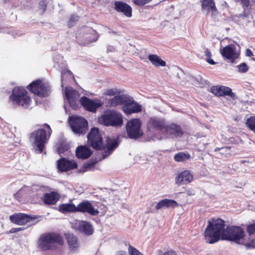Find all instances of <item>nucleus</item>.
<instances>
[{
  "mask_svg": "<svg viewBox=\"0 0 255 255\" xmlns=\"http://www.w3.org/2000/svg\"><path fill=\"white\" fill-rule=\"evenodd\" d=\"M106 94L109 96H114L116 94V90L115 89H108Z\"/></svg>",
  "mask_w": 255,
  "mask_h": 255,
  "instance_id": "obj_43",
  "label": "nucleus"
},
{
  "mask_svg": "<svg viewBox=\"0 0 255 255\" xmlns=\"http://www.w3.org/2000/svg\"><path fill=\"white\" fill-rule=\"evenodd\" d=\"M190 157L189 153L184 152H179L174 156V159L177 162H183L189 159Z\"/></svg>",
  "mask_w": 255,
  "mask_h": 255,
  "instance_id": "obj_32",
  "label": "nucleus"
},
{
  "mask_svg": "<svg viewBox=\"0 0 255 255\" xmlns=\"http://www.w3.org/2000/svg\"><path fill=\"white\" fill-rule=\"evenodd\" d=\"M122 109L126 115H128L141 112L142 107L140 105L135 102L132 97L128 96Z\"/></svg>",
  "mask_w": 255,
  "mask_h": 255,
  "instance_id": "obj_12",
  "label": "nucleus"
},
{
  "mask_svg": "<svg viewBox=\"0 0 255 255\" xmlns=\"http://www.w3.org/2000/svg\"><path fill=\"white\" fill-rule=\"evenodd\" d=\"M22 195L20 191L19 190L15 194H14V198L17 200L18 201H20V198L22 197Z\"/></svg>",
  "mask_w": 255,
  "mask_h": 255,
  "instance_id": "obj_42",
  "label": "nucleus"
},
{
  "mask_svg": "<svg viewBox=\"0 0 255 255\" xmlns=\"http://www.w3.org/2000/svg\"><path fill=\"white\" fill-rule=\"evenodd\" d=\"M93 34L94 35L95 37L93 39L90 40L91 42H95L96 41H97L99 37L97 34H95V32L94 31H93Z\"/></svg>",
  "mask_w": 255,
  "mask_h": 255,
  "instance_id": "obj_47",
  "label": "nucleus"
},
{
  "mask_svg": "<svg viewBox=\"0 0 255 255\" xmlns=\"http://www.w3.org/2000/svg\"><path fill=\"white\" fill-rule=\"evenodd\" d=\"M85 170L83 169L82 170H80L79 172H84Z\"/></svg>",
  "mask_w": 255,
  "mask_h": 255,
  "instance_id": "obj_53",
  "label": "nucleus"
},
{
  "mask_svg": "<svg viewBox=\"0 0 255 255\" xmlns=\"http://www.w3.org/2000/svg\"><path fill=\"white\" fill-rule=\"evenodd\" d=\"M66 239L71 248L74 249L78 247V242L76 236L72 234H68L66 235Z\"/></svg>",
  "mask_w": 255,
  "mask_h": 255,
  "instance_id": "obj_31",
  "label": "nucleus"
},
{
  "mask_svg": "<svg viewBox=\"0 0 255 255\" xmlns=\"http://www.w3.org/2000/svg\"><path fill=\"white\" fill-rule=\"evenodd\" d=\"M58 210L63 214L76 212V207L73 203L62 204L58 206Z\"/></svg>",
  "mask_w": 255,
  "mask_h": 255,
  "instance_id": "obj_28",
  "label": "nucleus"
},
{
  "mask_svg": "<svg viewBox=\"0 0 255 255\" xmlns=\"http://www.w3.org/2000/svg\"><path fill=\"white\" fill-rule=\"evenodd\" d=\"M225 227V222L220 218H213L209 220L204 231L206 242L212 244L221 239L242 244L248 250L255 248V223L247 227V230L250 236L248 242L244 239L245 232L241 227L230 226L226 229Z\"/></svg>",
  "mask_w": 255,
  "mask_h": 255,
  "instance_id": "obj_1",
  "label": "nucleus"
},
{
  "mask_svg": "<svg viewBox=\"0 0 255 255\" xmlns=\"http://www.w3.org/2000/svg\"><path fill=\"white\" fill-rule=\"evenodd\" d=\"M87 137L90 145L93 148L96 150H103L104 148L103 139L98 128H92Z\"/></svg>",
  "mask_w": 255,
  "mask_h": 255,
  "instance_id": "obj_8",
  "label": "nucleus"
},
{
  "mask_svg": "<svg viewBox=\"0 0 255 255\" xmlns=\"http://www.w3.org/2000/svg\"><path fill=\"white\" fill-rule=\"evenodd\" d=\"M23 230V229L22 228H16V232L21 231H22Z\"/></svg>",
  "mask_w": 255,
  "mask_h": 255,
  "instance_id": "obj_50",
  "label": "nucleus"
},
{
  "mask_svg": "<svg viewBox=\"0 0 255 255\" xmlns=\"http://www.w3.org/2000/svg\"><path fill=\"white\" fill-rule=\"evenodd\" d=\"M193 180V175L188 170H184L176 177L175 183L178 185L187 184L191 182Z\"/></svg>",
  "mask_w": 255,
  "mask_h": 255,
  "instance_id": "obj_21",
  "label": "nucleus"
},
{
  "mask_svg": "<svg viewBox=\"0 0 255 255\" xmlns=\"http://www.w3.org/2000/svg\"><path fill=\"white\" fill-rule=\"evenodd\" d=\"M76 207V212L87 213L92 216H96L99 213V211L95 209L92 203L88 200L83 201Z\"/></svg>",
  "mask_w": 255,
  "mask_h": 255,
  "instance_id": "obj_14",
  "label": "nucleus"
},
{
  "mask_svg": "<svg viewBox=\"0 0 255 255\" xmlns=\"http://www.w3.org/2000/svg\"><path fill=\"white\" fill-rule=\"evenodd\" d=\"M38 221H39L38 220V221H37L36 222H35L34 223V224H35L36 223H38Z\"/></svg>",
  "mask_w": 255,
  "mask_h": 255,
  "instance_id": "obj_55",
  "label": "nucleus"
},
{
  "mask_svg": "<svg viewBox=\"0 0 255 255\" xmlns=\"http://www.w3.org/2000/svg\"><path fill=\"white\" fill-rule=\"evenodd\" d=\"M92 153V151L84 145L78 146L76 150V155L79 159H87Z\"/></svg>",
  "mask_w": 255,
  "mask_h": 255,
  "instance_id": "obj_24",
  "label": "nucleus"
},
{
  "mask_svg": "<svg viewBox=\"0 0 255 255\" xmlns=\"http://www.w3.org/2000/svg\"><path fill=\"white\" fill-rule=\"evenodd\" d=\"M44 128H39L34 130L30 133L29 138L35 145L36 150L38 153L43 152L45 148V144L47 142V136L49 137L52 133V129L49 125L44 124L42 125Z\"/></svg>",
  "mask_w": 255,
  "mask_h": 255,
  "instance_id": "obj_3",
  "label": "nucleus"
},
{
  "mask_svg": "<svg viewBox=\"0 0 255 255\" xmlns=\"http://www.w3.org/2000/svg\"><path fill=\"white\" fill-rule=\"evenodd\" d=\"M60 198V195L56 192L45 193L42 197V201L46 205H55Z\"/></svg>",
  "mask_w": 255,
  "mask_h": 255,
  "instance_id": "obj_23",
  "label": "nucleus"
},
{
  "mask_svg": "<svg viewBox=\"0 0 255 255\" xmlns=\"http://www.w3.org/2000/svg\"><path fill=\"white\" fill-rule=\"evenodd\" d=\"M27 89L33 94L39 97H45L48 95V89L40 80L32 82L28 86Z\"/></svg>",
  "mask_w": 255,
  "mask_h": 255,
  "instance_id": "obj_10",
  "label": "nucleus"
},
{
  "mask_svg": "<svg viewBox=\"0 0 255 255\" xmlns=\"http://www.w3.org/2000/svg\"><path fill=\"white\" fill-rule=\"evenodd\" d=\"M128 97V96L124 94L115 96L111 100V106L116 107L118 105H125Z\"/></svg>",
  "mask_w": 255,
  "mask_h": 255,
  "instance_id": "obj_27",
  "label": "nucleus"
},
{
  "mask_svg": "<svg viewBox=\"0 0 255 255\" xmlns=\"http://www.w3.org/2000/svg\"><path fill=\"white\" fill-rule=\"evenodd\" d=\"M105 146L103 150V158H105L109 156L118 147L119 144L118 138H110L108 137L106 140Z\"/></svg>",
  "mask_w": 255,
  "mask_h": 255,
  "instance_id": "obj_18",
  "label": "nucleus"
},
{
  "mask_svg": "<svg viewBox=\"0 0 255 255\" xmlns=\"http://www.w3.org/2000/svg\"><path fill=\"white\" fill-rule=\"evenodd\" d=\"M58 170L66 172L77 168L78 165L74 160H69L66 158L61 157L57 161Z\"/></svg>",
  "mask_w": 255,
  "mask_h": 255,
  "instance_id": "obj_15",
  "label": "nucleus"
},
{
  "mask_svg": "<svg viewBox=\"0 0 255 255\" xmlns=\"http://www.w3.org/2000/svg\"><path fill=\"white\" fill-rule=\"evenodd\" d=\"M203 9L211 10L213 12L217 11L214 0H203L202 3Z\"/></svg>",
  "mask_w": 255,
  "mask_h": 255,
  "instance_id": "obj_30",
  "label": "nucleus"
},
{
  "mask_svg": "<svg viewBox=\"0 0 255 255\" xmlns=\"http://www.w3.org/2000/svg\"><path fill=\"white\" fill-rule=\"evenodd\" d=\"M178 203L174 200L164 199L159 201L156 205L155 209L159 210L163 207L166 208H175L178 206Z\"/></svg>",
  "mask_w": 255,
  "mask_h": 255,
  "instance_id": "obj_25",
  "label": "nucleus"
},
{
  "mask_svg": "<svg viewBox=\"0 0 255 255\" xmlns=\"http://www.w3.org/2000/svg\"><path fill=\"white\" fill-rule=\"evenodd\" d=\"M245 124L246 126L255 134V116H251L248 118Z\"/></svg>",
  "mask_w": 255,
  "mask_h": 255,
  "instance_id": "obj_33",
  "label": "nucleus"
},
{
  "mask_svg": "<svg viewBox=\"0 0 255 255\" xmlns=\"http://www.w3.org/2000/svg\"><path fill=\"white\" fill-rule=\"evenodd\" d=\"M65 96L71 107L75 108L76 92L73 90L65 89Z\"/></svg>",
  "mask_w": 255,
  "mask_h": 255,
  "instance_id": "obj_29",
  "label": "nucleus"
},
{
  "mask_svg": "<svg viewBox=\"0 0 255 255\" xmlns=\"http://www.w3.org/2000/svg\"><path fill=\"white\" fill-rule=\"evenodd\" d=\"M205 55L206 56L207 58H211L212 54L208 49H206L205 51Z\"/></svg>",
  "mask_w": 255,
  "mask_h": 255,
  "instance_id": "obj_44",
  "label": "nucleus"
},
{
  "mask_svg": "<svg viewBox=\"0 0 255 255\" xmlns=\"http://www.w3.org/2000/svg\"><path fill=\"white\" fill-rule=\"evenodd\" d=\"M238 71L241 73H245L248 71L249 68L245 63H242L237 66Z\"/></svg>",
  "mask_w": 255,
  "mask_h": 255,
  "instance_id": "obj_38",
  "label": "nucleus"
},
{
  "mask_svg": "<svg viewBox=\"0 0 255 255\" xmlns=\"http://www.w3.org/2000/svg\"><path fill=\"white\" fill-rule=\"evenodd\" d=\"M246 55L247 56L251 57L253 55V53L250 49H247L246 51Z\"/></svg>",
  "mask_w": 255,
  "mask_h": 255,
  "instance_id": "obj_45",
  "label": "nucleus"
},
{
  "mask_svg": "<svg viewBox=\"0 0 255 255\" xmlns=\"http://www.w3.org/2000/svg\"><path fill=\"white\" fill-rule=\"evenodd\" d=\"M79 102L85 110L93 113L96 112L97 110L103 105V103L100 100H93L86 96L82 97Z\"/></svg>",
  "mask_w": 255,
  "mask_h": 255,
  "instance_id": "obj_9",
  "label": "nucleus"
},
{
  "mask_svg": "<svg viewBox=\"0 0 255 255\" xmlns=\"http://www.w3.org/2000/svg\"><path fill=\"white\" fill-rule=\"evenodd\" d=\"M114 5L117 12L122 13L128 17H131L132 8L129 4L122 1H116Z\"/></svg>",
  "mask_w": 255,
  "mask_h": 255,
  "instance_id": "obj_20",
  "label": "nucleus"
},
{
  "mask_svg": "<svg viewBox=\"0 0 255 255\" xmlns=\"http://www.w3.org/2000/svg\"><path fill=\"white\" fill-rule=\"evenodd\" d=\"M210 92L217 97L229 96L233 99L235 97V94L232 92L231 88L225 86H213Z\"/></svg>",
  "mask_w": 255,
  "mask_h": 255,
  "instance_id": "obj_17",
  "label": "nucleus"
},
{
  "mask_svg": "<svg viewBox=\"0 0 255 255\" xmlns=\"http://www.w3.org/2000/svg\"><path fill=\"white\" fill-rule=\"evenodd\" d=\"M10 233H16V228H12L9 231Z\"/></svg>",
  "mask_w": 255,
  "mask_h": 255,
  "instance_id": "obj_49",
  "label": "nucleus"
},
{
  "mask_svg": "<svg viewBox=\"0 0 255 255\" xmlns=\"http://www.w3.org/2000/svg\"><path fill=\"white\" fill-rule=\"evenodd\" d=\"M100 121L106 126L121 127L123 125V116L117 111L108 110L100 117Z\"/></svg>",
  "mask_w": 255,
  "mask_h": 255,
  "instance_id": "obj_5",
  "label": "nucleus"
},
{
  "mask_svg": "<svg viewBox=\"0 0 255 255\" xmlns=\"http://www.w3.org/2000/svg\"><path fill=\"white\" fill-rule=\"evenodd\" d=\"M47 3L46 0H41L38 4V9L40 14L42 15L47 9Z\"/></svg>",
  "mask_w": 255,
  "mask_h": 255,
  "instance_id": "obj_35",
  "label": "nucleus"
},
{
  "mask_svg": "<svg viewBox=\"0 0 255 255\" xmlns=\"http://www.w3.org/2000/svg\"><path fill=\"white\" fill-rule=\"evenodd\" d=\"M141 121L139 119H134L129 121L126 126L128 136L131 139H136L143 135V132L140 129Z\"/></svg>",
  "mask_w": 255,
  "mask_h": 255,
  "instance_id": "obj_7",
  "label": "nucleus"
},
{
  "mask_svg": "<svg viewBox=\"0 0 255 255\" xmlns=\"http://www.w3.org/2000/svg\"><path fill=\"white\" fill-rule=\"evenodd\" d=\"M115 255H127V253L125 251H119L117 252Z\"/></svg>",
  "mask_w": 255,
  "mask_h": 255,
  "instance_id": "obj_46",
  "label": "nucleus"
},
{
  "mask_svg": "<svg viewBox=\"0 0 255 255\" xmlns=\"http://www.w3.org/2000/svg\"><path fill=\"white\" fill-rule=\"evenodd\" d=\"M158 255H177V254L172 250H169L167 252H165L163 254H162V252L161 251H159V254Z\"/></svg>",
  "mask_w": 255,
  "mask_h": 255,
  "instance_id": "obj_40",
  "label": "nucleus"
},
{
  "mask_svg": "<svg viewBox=\"0 0 255 255\" xmlns=\"http://www.w3.org/2000/svg\"><path fill=\"white\" fill-rule=\"evenodd\" d=\"M225 148H227L228 149H231V147H230V146H226Z\"/></svg>",
  "mask_w": 255,
  "mask_h": 255,
  "instance_id": "obj_52",
  "label": "nucleus"
},
{
  "mask_svg": "<svg viewBox=\"0 0 255 255\" xmlns=\"http://www.w3.org/2000/svg\"><path fill=\"white\" fill-rule=\"evenodd\" d=\"M66 75L69 76L70 77L73 76L72 73L70 70H67V71H65L64 72H63L62 73V75H61V81H62V83L64 81V77Z\"/></svg>",
  "mask_w": 255,
  "mask_h": 255,
  "instance_id": "obj_41",
  "label": "nucleus"
},
{
  "mask_svg": "<svg viewBox=\"0 0 255 255\" xmlns=\"http://www.w3.org/2000/svg\"><path fill=\"white\" fill-rule=\"evenodd\" d=\"M68 149V146L66 144H60L58 148V152L61 154Z\"/></svg>",
  "mask_w": 255,
  "mask_h": 255,
  "instance_id": "obj_39",
  "label": "nucleus"
},
{
  "mask_svg": "<svg viewBox=\"0 0 255 255\" xmlns=\"http://www.w3.org/2000/svg\"><path fill=\"white\" fill-rule=\"evenodd\" d=\"M9 101L13 105L20 106L24 108H28L31 102L27 91L21 86L13 88L9 97Z\"/></svg>",
  "mask_w": 255,
  "mask_h": 255,
  "instance_id": "obj_4",
  "label": "nucleus"
},
{
  "mask_svg": "<svg viewBox=\"0 0 255 255\" xmlns=\"http://www.w3.org/2000/svg\"><path fill=\"white\" fill-rule=\"evenodd\" d=\"M69 123L73 131L79 134H84L88 128L87 121L79 116H74L69 119Z\"/></svg>",
  "mask_w": 255,
  "mask_h": 255,
  "instance_id": "obj_6",
  "label": "nucleus"
},
{
  "mask_svg": "<svg viewBox=\"0 0 255 255\" xmlns=\"http://www.w3.org/2000/svg\"><path fill=\"white\" fill-rule=\"evenodd\" d=\"M206 61L211 65H214L215 64V62L211 58H206Z\"/></svg>",
  "mask_w": 255,
  "mask_h": 255,
  "instance_id": "obj_48",
  "label": "nucleus"
},
{
  "mask_svg": "<svg viewBox=\"0 0 255 255\" xmlns=\"http://www.w3.org/2000/svg\"><path fill=\"white\" fill-rule=\"evenodd\" d=\"M221 149V148H220L217 147V148H215V151H219Z\"/></svg>",
  "mask_w": 255,
  "mask_h": 255,
  "instance_id": "obj_51",
  "label": "nucleus"
},
{
  "mask_svg": "<svg viewBox=\"0 0 255 255\" xmlns=\"http://www.w3.org/2000/svg\"><path fill=\"white\" fill-rule=\"evenodd\" d=\"M148 59L155 67H165L166 65V62L156 54H149Z\"/></svg>",
  "mask_w": 255,
  "mask_h": 255,
  "instance_id": "obj_26",
  "label": "nucleus"
},
{
  "mask_svg": "<svg viewBox=\"0 0 255 255\" xmlns=\"http://www.w3.org/2000/svg\"><path fill=\"white\" fill-rule=\"evenodd\" d=\"M79 16L75 14H72L67 22V26L69 28H71L74 26L76 23L78 21Z\"/></svg>",
  "mask_w": 255,
  "mask_h": 255,
  "instance_id": "obj_34",
  "label": "nucleus"
},
{
  "mask_svg": "<svg viewBox=\"0 0 255 255\" xmlns=\"http://www.w3.org/2000/svg\"><path fill=\"white\" fill-rule=\"evenodd\" d=\"M38 218L36 215H28L27 214L18 213H15L9 217L10 221L16 225H24L31 221H34Z\"/></svg>",
  "mask_w": 255,
  "mask_h": 255,
  "instance_id": "obj_11",
  "label": "nucleus"
},
{
  "mask_svg": "<svg viewBox=\"0 0 255 255\" xmlns=\"http://www.w3.org/2000/svg\"><path fill=\"white\" fill-rule=\"evenodd\" d=\"M128 251L129 255H143L136 248L130 245L129 243H128Z\"/></svg>",
  "mask_w": 255,
  "mask_h": 255,
  "instance_id": "obj_36",
  "label": "nucleus"
},
{
  "mask_svg": "<svg viewBox=\"0 0 255 255\" xmlns=\"http://www.w3.org/2000/svg\"><path fill=\"white\" fill-rule=\"evenodd\" d=\"M220 53L223 57L230 60L232 62L239 57V54L236 51V46L234 44L227 45L221 49Z\"/></svg>",
  "mask_w": 255,
  "mask_h": 255,
  "instance_id": "obj_16",
  "label": "nucleus"
},
{
  "mask_svg": "<svg viewBox=\"0 0 255 255\" xmlns=\"http://www.w3.org/2000/svg\"><path fill=\"white\" fill-rule=\"evenodd\" d=\"M76 228L80 232L87 235H91L93 233V229L91 225L87 221H78L75 224Z\"/></svg>",
  "mask_w": 255,
  "mask_h": 255,
  "instance_id": "obj_22",
  "label": "nucleus"
},
{
  "mask_svg": "<svg viewBox=\"0 0 255 255\" xmlns=\"http://www.w3.org/2000/svg\"><path fill=\"white\" fill-rule=\"evenodd\" d=\"M63 240L58 234L52 232L41 234L37 241V247L41 251L56 250L62 245Z\"/></svg>",
  "mask_w": 255,
  "mask_h": 255,
  "instance_id": "obj_2",
  "label": "nucleus"
},
{
  "mask_svg": "<svg viewBox=\"0 0 255 255\" xmlns=\"http://www.w3.org/2000/svg\"><path fill=\"white\" fill-rule=\"evenodd\" d=\"M164 121L155 117L151 118L147 124V129L148 131L153 130H159L162 133L165 128Z\"/></svg>",
  "mask_w": 255,
  "mask_h": 255,
  "instance_id": "obj_19",
  "label": "nucleus"
},
{
  "mask_svg": "<svg viewBox=\"0 0 255 255\" xmlns=\"http://www.w3.org/2000/svg\"><path fill=\"white\" fill-rule=\"evenodd\" d=\"M163 134L167 137H178L183 135V131L181 127L176 124L172 123L169 125H166Z\"/></svg>",
  "mask_w": 255,
  "mask_h": 255,
  "instance_id": "obj_13",
  "label": "nucleus"
},
{
  "mask_svg": "<svg viewBox=\"0 0 255 255\" xmlns=\"http://www.w3.org/2000/svg\"><path fill=\"white\" fill-rule=\"evenodd\" d=\"M244 15L245 16H248V14H246V13H244Z\"/></svg>",
  "mask_w": 255,
  "mask_h": 255,
  "instance_id": "obj_54",
  "label": "nucleus"
},
{
  "mask_svg": "<svg viewBox=\"0 0 255 255\" xmlns=\"http://www.w3.org/2000/svg\"><path fill=\"white\" fill-rule=\"evenodd\" d=\"M152 0H133V2L136 5L141 6L150 2Z\"/></svg>",
  "mask_w": 255,
  "mask_h": 255,
  "instance_id": "obj_37",
  "label": "nucleus"
}]
</instances>
